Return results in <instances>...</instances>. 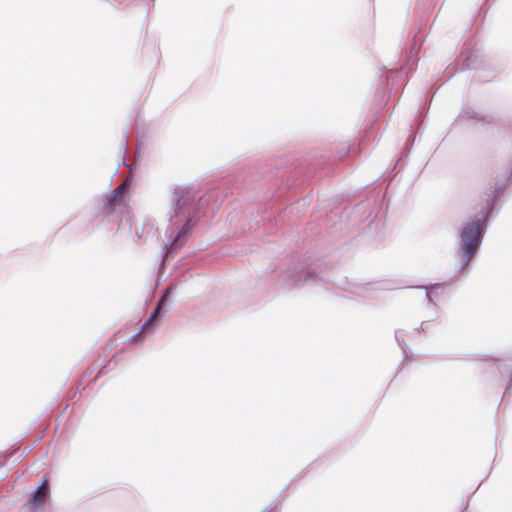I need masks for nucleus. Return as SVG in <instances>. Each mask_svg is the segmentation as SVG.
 <instances>
[{
	"instance_id": "7",
	"label": "nucleus",
	"mask_w": 512,
	"mask_h": 512,
	"mask_svg": "<svg viewBox=\"0 0 512 512\" xmlns=\"http://www.w3.org/2000/svg\"><path fill=\"white\" fill-rule=\"evenodd\" d=\"M502 203L486 198L478 214L471 217L458 230L457 254L462 259V267L467 266L480 250L489 224L496 218Z\"/></svg>"
},
{
	"instance_id": "20",
	"label": "nucleus",
	"mask_w": 512,
	"mask_h": 512,
	"mask_svg": "<svg viewBox=\"0 0 512 512\" xmlns=\"http://www.w3.org/2000/svg\"><path fill=\"white\" fill-rule=\"evenodd\" d=\"M428 328H429L428 322L427 321H422L421 324L419 325V327L414 329V333L415 334H420L421 331H425Z\"/></svg>"
},
{
	"instance_id": "14",
	"label": "nucleus",
	"mask_w": 512,
	"mask_h": 512,
	"mask_svg": "<svg viewBox=\"0 0 512 512\" xmlns=\"http://www.w3.org/2000/svg\"><path fill=\"white\" fill-rule=\"evenodd\" d=\"M45 505V497L38 495L37 492H31L21 508L24 512H43Z\"/></svg>"
},
{
	"instance_id": "29",
	"label": "nucleus",
	"mask_w": 512,
	"mask_h": 512,
	"mask_svg": "<svg viewBox=\"0 0 512 512\" xmlns=\"http://www.w3.org/2000/svg\"><path fill=\"white\" fill-rule=\"evenodd\" d=\"M480 487H481V484H478L477 488H475V491H478V488H480Z\"/></svg>"
},
{
	"instance_id": "2",
	"label": "nucleus",
	"mask_w": 512,
	"mask_h": 512,
	"mask_svg": "<svg viewBox=\"0 0 512 512\" xmlns=\"http://www.w3.org/2000/svg\"><path fill=\"white\" fill-rule=\"evenodd\" d=\"M236 188L230 178L212 182L204 192L193 185L170 186L172 198L166 230L167 241L161 250V265L168 264L175 257L198 224L201 215L211 213L214 216L223 201Z\"/></svg>"
},
{
	"instance_id": "28",
	"label": "nucleus",
	"mask_w": 512,
	"mask_h": 512,
	"mask_svg": "<svg viewBox=\"0 0 512 512\" xmlns=\"http://www.w3.org/2000/svg\"><path fill=\"white\" fill-rule=\"evenodd\" d=\"M480 487H481V484H478L477 488H475V491H478V488H480Z\"/></svg>"
},
{
	"instance_id": "31",
	"label": "nucleus",
	"mask_w": 512,
	"mask_h": 512,
	"mask_svg": "<svg viewBox=\"0 0 512 512\" xmlns=\"http://www.w3.org/2000/svg\"><path fill=\"white\" fill-rule=\"evenodd\" d=\"M99 377H100V375L95 376L94 381H96Z\"/></svg>"
},
{
	"instance_id": "25",
	"label": "nucleus",
	"mask_w": 512,
	"mask_h": 512,
	"mask_svg": "<svg viewBox=\"0 0 512 512\" xmlns=\"http://www.w3.org/2000/svg\"><path fill=\"white\" fill-rule=\"evenodd\" d=\"M414 141H415V135H413V134L409 135L407 142H411V144H413Z\"/></svg>"
},
{
	"instance_id": "8",
	"label": "nucleus",
	"mask_w": 512,
	"mask_h": 512,
	"mask_svg": "<svg viewBox=\"0 0 512 512\" xmlns=\"http://www.w3.org/2000/svg\"><path fill=\"white\" fill-rule=\"evenodd\" d=\"M457 67L450 73L449 78L454 73L465 71L471 68L478 70L484 77H496L502 74L507 66L508 60L499 55H479L478 51L473 48L462 52Z\"/></svg>"
},
{
	"instance_id": "16",
	"label": "nucleus",
	"mask_w": 512,
	"mask_h": 512,
	"mask_svg": "<svg viewBox=\"0 0 512 512\" xmlns=\"http://www.w3.org/2000/svg\"><path fill=\"white\" fill-rule=\"evenodd\" d=\"M409 288L425 290V299L427 300L428 306H436V299L441 297L439 290H432L428 284H418L409 286Z\"/></svg>"
},
{
	"instance_id": "19",
	"label": "nucleus",
	"mask_w": 512,
	"mask_h": 512,
	"mask_svg": "<svg viewBox=\"0 0 512 512\" xmlns=\"http://www.w3.org/2000/svg\"><path fill=\"white\" fill-rule=\"evenodd\" d=\"M127 144H128V131H123L122 140L120 142V150L122 151L123 158L125 157L126 151H127Z\"/></svg>"
},
{
	"instance_id": "21",
	"label": "nucleus",
	"mask_w": 512,
	"mask_h": 512,
	"mask_svg": "<svg viewBox=\"0 0 512 512\" xmlns=\"http://www.w3.org/2000/svg\"><path fill=\"white\" fill-rule=\"evenodd\" d=\"M431 307V311H430V316H429V320H434L438 317V313L436 311V306H430Z\"/></svg>"
},
{
	"instance_id": "17",
	"label": "nucleus",
	"mask_w": 512,
	"mask_h": 512,
	"mask_svg": "<svg viewBox=\"0 0 512 512\" xmlns=\"http://www.w3.org/2000/svg\"><path fill=\"white\" fill-rule=\"evenodd\" d=\"M404 335H405V332L403 330H400V329L395 330V340L403 352V361L408 356L407 351H406V349L408 348V345L404 339Z\"/></svg>"
},
{
	"instance_id": "15",
	"label": "nucleus",
	"mask_w": 512,
	"mask_h": 512,
	"mask_svg": "<svg viewBox=\"0 0 512 512\" xmlns=\"http://www.w3.org/2000/svg\"><path fill=\"white\" fill-rule=\"evenodd\" d=\"M460 260H462L460 258ZM466 266L462 267V261H460V266L456 269L455 273L449 277L447 280L442 282H430L429 287L432 288V290H445L447 289L451 284L458 281L459 277L458 275L464 271Z\"/></svg>"
},
{
	"instance_id": "10",
	"label": "nucleus",
	"mask_w": 512,
	"mask_h": 512,
	"mask_svg": "<svg viewBox=\"0 0 512 512\" xmlns=\"http://www.w3.org/2000/svg\"><path fill=\"white\" fill-rule=\"evenodd\" d=\"M160 322L161 321H158V314L152 311L138 328L137 332L128 338L130 345H134L135 347L141 346L145 341L146 335L153 334Z\"/></svg>"
},
{
	"instance_id": "27",
	"label": "nucleus",
	"mask_w": 512,
	"mask_h": 512,
	"mask_svg": "<svg viewBox=\"0 0 512 512\" xmlns=\"http://www.w3.org/2000/svg\"><path fill=\"white\" fill-rule=\"evenodd\" d=\"M262 512H274V509L272 508V509H269L267 511H262Z\"/></svg>"
},
{
	"instance_id": "32",
	"label": "nucleus",
	"mask_w": 512,
	"mask_h": 512,
	"mask_svg": "<svg viewBox=\"0 0 512 512\" xmlns=\"http://www.w3.org/2000/svg\"><path fill=\"white\" fill-rule=\"evenodd\" d=\"M462 512H464V511H462Z\"/></svg>"
},
{
	"instance_id": "24",
	"label": "nucleus",
	"mask_w": 512,
	"mask_h": 512,
	"mask_svg": "<svg viewBox=\"0 0 512 512\" xmlns=\"http://www.w3.org/2000/svg\"><path fill=\"white\" fill-rule=\"evenodd\" d=\"M143 233H144V228H142V229H138L137 227L135 228V236L137 238H142Z\"/></svg>"
},
{
	"instance_id": "30",
	"label": "nucleus",
	"mask_w": 512,
	"mask_h": 512,
	"mask_svg": "<svg viewBox=\"0 0 512 512\" xmlns=\"http://www.w3.org/2000/svg\"><path fill=\"white\" fill-rule=\"evenodd\" d=\"M480 487H481V484H478L477 488H475V491H478V488H480Z\"/></svg>"
},
{
	"instance_id": "18",
	"label": "nucleus",
	"mask_w": 512,
	"mask_h": 512,
	"mask_svg": "<svg viewBox=\"0 0 512 512\" xmlns=\"http://www.w3.org/2000/svg\"><path fill=\"white\" fill-rule=\"evenodd\" d=\"M32 492H37L38 495L45 497L48 493L47 487H46V478L45 476L42 477L41 481L37 484L35 489Z\"/></svg>"
},
{
	"instance_id": "26",
	"label": "nucleus",
	"mask_w": 512,
	"mask_h": 512,
	"mask_svg": "<svg viewBox=\"0 0 512 512\" xmlns=\"http://www.w3.org/2000/svg\"><path fill=\"white\" fill-rule=\"evenodd\" d=\"M474 493H475V491H474V492H472V493L469 495V498H468V500H467V502H466L465 510H467V509H468V506H469V500H470V498L472 497V495H473Z\"/></svg>"
},
{
	"instance_id": "13",
	"label": "nucleus",
	"mask_w": 512,
	"mask_h": 512,
	"mask_svg": "<svg viewBox=\"0 0 512 512\" xmlns=\"http://www.w3.org/2000/svg\"><path fill=\"white\" fill-rule=\"evenodd\" d=\"M456 120L458 121H472L475 124L487 125L489 124V120L487 119V115L476 110L475 108L468 106L463 109V111L457 116Z\"/></svg>"
},
{
	"instance_id": "3",
	"label": "nucleus",
	"mask_w": 512,
	"mask_h": 512,
	"mask_svg": "<svg viewBox=\"0 0 512 512\" xmlns=\"http://www.w3.org/2000/svg\"><path fill=\"white\" fill-rule=\"evenodd\" d=\"M388 207L386 193L382 190L370 191L365 199L354 205L334 204L329 210H325L315 223H309L311 236L334 238L357 231L358 242L364 245L379 244L385 238Z\"/></svg>"
},
{
	"instance_id": "23",
	"label": "nucleus",
	"mask_w": 512,
	"mask_h": 512,
	"mask_svg": "<svg viewBox=\"0 0 512 512\" xmlns=\"http://www.w3.org/2000/svg\"><path fill=\"white\" fill-rule=\"evenodd\" d=\"M380 284L383 286L382 289H385V290L393 289V287L390 285V282H388V281L381 282Z\"/></svg>"
},
{
	"instance_id": "5",
	"label": "nucleus",
	"mask_w": 512,
	"mask_h": 512,
	"mask_svg": "<svg viewBox=\"0 0 512 512\" xmlns=\"http://www.w3.org/2000/svg\"><path fill=\"white\" fill-rule=\"evenodd\" d=\"M330 268L326 256L312 257L305 254H292L283 259L273 270L279 285L285 291H293L313 285H320Z\"/></svg>"
},
{
	"instance_id": "12",
	"label": "nucleus",
	"mask_w": 512,
	"mask_h": 512,
	"mask_svg": "<svg viewBox=\"0 0 512 512\" xmlns=\"http://www.w3.org/2000/svg\"><path fill=\"white\" fill-rule=\"evenodd\" d=\"M512 185V176L509 173V169H506L504 179L497 180L494 183L493 189L487 195L488 199L493 202L501 203L502 197L505 195L507 189Z\"/></svg>"
},
{
	"instance_id": "4",
	"label": "nucleus",
	"mask_w": 512,
	"mask_h": 512,
	"mask_svg": "<svg viewBox=\"0 0 512 512\" xmlns=\"http://www.w3.org/2000/svg\"><path fill=\"white\" fill-rule=\"evenodd\" d=\"M421 30L422 24L415 27L411 32V46L404 58L395 63L391 68L386 66L380 68L379 84L373 100L377 111L383 110L392 98L401 95L410 76L416 69L419 61V51L425 40L424 38H419Z\"/></svg>"
},
{
	"instance_id": "22",
	"label": "nucleus",
	"mask_w": 512,
	"mask_h": 512,
	"mask_svg": "<svg viewBox=\"0 0 512 512\" xmlns=\"http://www.w3.org/2000/svg\"><path fill=\"white\" fill-rule=\"evenodd\" d=\"M7 477V470L5 467H0V481Z\"/></svg>"
},
{
	"instance_id": "9",
	"label": "nucleus",
	"mask_w": 512,
	"mask_h": 512,
	"mask_svg": "<svg viewBox=\"0 0 512 512\" xmlns=\"http://www.w3.org/2000/svg\"><path fill=\"white\" fill-rule=\"evenodd\" d=\"M487 367L496 369L500 380L505 384L502 400L512 396V357L494 358L484 360Z\"/></svg>"
},
{
	"instance_id": "11",
	"label": "nucleus",
	"mask_w": 512,
	"mask_h": 512,
	"mask_svg": "<svg viewBox=\"0 0 512 512\" xmlns=\"http://www.w3.org/2000/svg\"><path fill=\"white\" fill-rule=\"evenodd\" d=\"M175 291L176 285L172 282L168 283L162 290V293L153 310L158 314V321H162L164 315L170 310Z\"/></svg>"
},
{
	"instance_id": "1",
	"label": "nucleus",
	"mask_w": 512,
	"mask_h": 512,
	"mask_svg": "<svg viewBox=\"0 0 512 512\" xmlns=\"http://www.w3.org/2000/svg\"><path fill=\"white\" fill-rule=\"evenodd\" d=\"M360 151V144L345 142L322 153L301 158L285 156L261 159L246 168L240 176L241 180L247 187L255 183L254 189L259 193V207L256 211H250L249 231L255 237H262L285 223L293 226L304 216V208L311 203V194L307 193L289 206L284 203L290 201L313 178L333 174L350 163Z\"/></svg>"
},
{
	"instance_id": "6",
	"label": "nucleus",
	"mask_w": 512,
	"mask_h": 512,
	"mask_svg": "<svg viewBox=\"0 0 512 512\" xmlns=\"http://www.w3.org/2000/svg\"><path fill=\"white\" fill-rule=\"evenodd\" d=\"M123 189L124 185H121L105 194L81 212L76 220L86 226L90 222H97L98 226L106 231L113 230L115 226L119 230L126 225L131 229L132 220L123 196Z\"/></svg>"
}]
</instances>
